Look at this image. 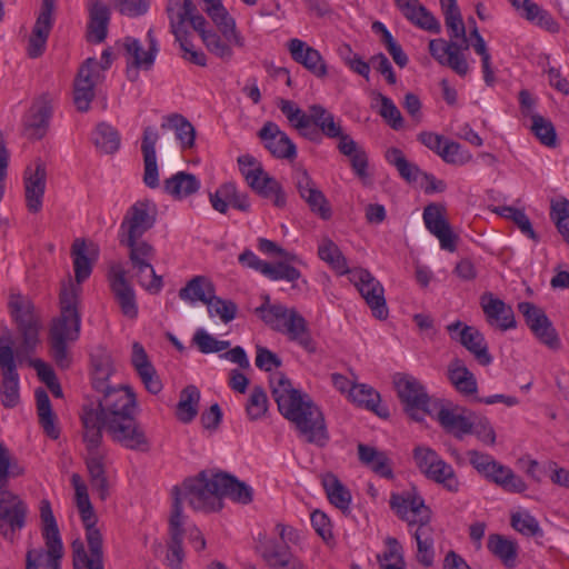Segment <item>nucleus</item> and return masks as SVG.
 I'll use <instances>...</instances> for the list:
<instances>
[{"instance_id":"nucleus-45","label":"nucleus","mask_w":569,"mask_h":569,"mask_svg":"<svg viewBox=\"0 0 569 569\" xmlns=\"http://www.w3.org/2000/svg\"><path fill=\"white\" fill-rule=\"evenodd\" d=\"M220 491L221 499L229 497L233 501L248 505L252 501L253 490L246 482L238 480L236 477L220 472Z\"/></svg>"},{"instance_id":"nucleus-46","label":"nucleus","mask_w":569,"mask_h":569,"mask_svg":"<svg viewBox=\"0 0 569 569\" xmlns=\"http://www.w3.org/2000/svg\"><path fill=\"white\" fill-rule=\"evenodd\" d=\"M488 550L499 558L502 563L508 568L516 566V559L518 556V543L502 535L492 533L488 537L487 542Z\"/></svg>"},{"instance_id":"nucleus-39","label":"nucleus","mask_w":569,"mask_h":569,"mask_svg":"<svg viewBox=\"0 0 569 569\" xmlns=\"http://www.w3.org/2000/svg\"><path fill=\"white\" fill-rule=\"evenodd\" d=\"M486 478L501 487L507 492L521 493L528 488L527 483L520 476L516 475L512 469L498 461L491 466Z\"/></svg>"},{"instance_id":"nucleus-6","label":"nucleus","mask_w":569,"mask_h":569,"mask_svg":"<svg viewBox=\"0 0 569 569\" xmlns=\"http://www.w3.org/2000/svg\"><path fill=\"white\" fill-rule=\"evenodd\" d=\"M392 383L405 413L413 421L421 422L426 416H433L437 407L425 386L408 373H396Z\"/></svg>"},{"instance_id":"nucleus-30","label":"nucleus","mask_w":569,"mask_h":569,"mask_svg":"<svg viewBox=\"0 0 569 569\" xmlns=\"http://www.w3.org/2000/svg\"><path fill=\"white\" fill-rule=\"evenodd\" d=\"M287 47L291 58L313 76L325 78L328 74L327 64L317 49L297 38L290 39Z\"/></svg>"},{"instance_id":"nucleus-33","label":"nucleus","mask_w":569,"mask_h":569,"mask_svg":"<svg viewBox=\"0 0 569 569\" xmlns=\"http://www.w3.org/2000/svg\"><path fill=\"white\" fill-rule=\"evenodd\" d=\"M158 139L159 134L154 128L147 127L143 130L141 142L144 163L143 181L149 188H157L159 186V171L156 154V144Z\"/></svg>"},{"instance_id":"nucleus-52","label":"nucleus","mask_w":569,"mask_h":569,"mask_svg":"<svg viewBox=\"0 0 569 569\" xmlns=\"http://www.w3.org/2000/svg\"><path fill=\"white\" fill-rule=\"evenodd\" d=\"M92 142L100 152L112 154L120 148V134L111 124L100 122L92 132Z\"/></svg>"},{"instance_id":"nucleus-11","label":"nucleus","mask_w":569,"mask_h":569,"mask_svg":"<svg viewBox=\"0 0 569 569\" xmlns=\"http://www.w3.org/2000/svg\"><path fill=\"white\" fill-rule=\"evenodd\" d=\"M157 218L156 206L149 200L134 202L124 213L119 227L118 239H140L153 228Z\"/></svg>"},{"instance_id":"nucleus-42","label":"nucleus","mask_w":569,"mask_h":569,"mask_svg":"<svg viewBox=\"0 0 569 569\" xmlns=\"http://www.w3.org/2000/svg\"><path fill=\"white\" fill-rule=\"evenodd\" d=\"M214 292V286L207 277L196 276L179 290V298L190 303L201 301L207 305Z\"/></svg>"},{"instance_id":"nucleus-23","label":"nucleus","mask_w":569,"mask_h":569,"mask_svg":"<svg viewBox=\"0 0 569 569\" xmlns=\"http://www.w3.org/2000/svg\"><path fill=\"white\" fill-rule=\"evenodd\" d=\"M258 137L273 157L288 160L297 157L296 144L286 132L280 130L277 123L266 122L259 130Z\"/></svg>"},{"instance_id":"nucleus-22","label":"nucleus","mask_w":569,"mask_h":569,"mask_svg":"<svg viewBox=\"0 0 569 569\" xmlns=\"http://www.w3.org/2000/svg\"><path fill=\"white\" fill-rule=\"evenodd\" d=\"M186 516H181L179 513L178 508L176 509L174 515L169 516L164 565L170 569H182V563L186 557L182 547V541L186 533Z\"/></svg>"},{"instance_id":"nucleus-44","label":"nucleus","mask_w":569,"mask_h":569,"mask_svg":"<svg viewBox=\"0 0 569 569\" xmlns=\"http://www.w3.org/2000/svg\"><path fill=\"white\" fill-rule=\"evenodd\" d=\"M428 522L421 521L415 532L417 560L425 567H431L435 561V532Z\"/></svg>"},{"instance_id":"nucleus-34","label":"nucleus","mask_w":569,"mask_h":569,"mask_svg":"<svg viewBox=\"0 0 569 569\" xmlns=\"http://www.w3.org/2000/svg\"><path fill=\"white\" fill-rule=\"evenodd\" d=\"M437 407L433 411L437 421L440 426L449 433H452L456 438L462 439L465 435H469L472 431V422L459 413L457 409H450L436 401Z\"/></svg>"},{"instance_id":"nucleus-49","label":"nucleus","mask_w":569,"mask_h":569,"mask_svg":"<svg viewBox=\"0 0 569 569\" xmlns=\"http://www.w3.org/2000/svg\"><path fill=\"white\" fill-rule=\"evenodd\" d=\"M161 128L171 129L174 131L176 138L180 142L182 150L193 148L196 129L183 116L173 113L167 117L166 121L161 124Z\"/></svg>"},{"instance_id":"nucleus-60","label":"nucleus","mask_w":569,"mask_h":569,"mask_svg":"<svg viewBox=\"0 0 569 569\" xmlns=\"http://www.w3.org/2000/svg\"><path fill=\"white\" fill-rule=\"evenodd\" d=\"M428 479L441 485L450 492H457L459 490L460 482L453 470V468L447 463L443 459L440 463L426 476Z\"/></svg>"},{"instance_id":"nucleus-29","label":"nucleus","mask_w":569,"mask_h":569,"mask_svg":"<svg viewBox=\"0 0 569 569\" xmlns=\"http://www.w3.org/2000/svg\"><path fill=\"white\" fill-rule=\"evenodd\" d=\"M53 98L42 93L36 98L24 118V127L33 139H41L48 129L52 114Z\"/></svg>"},{"instance_id":"nucleus-4","label":"nucleus","mask_w":569,"mask_h":569,"mask_svg":"<svg viewBox=\"0 0 569 569\" xmlns=\"http://www.w3.org/2000/svg\"><path fill=\"white\" fill-rule=\"evenodd\" d=\"M254 313L272 330L287 336L308 353L317 352V342L311 336L308 322L295 308H287L281 303L261 305L254 309Z\"/></svg>"},{"instance_id":"nucleus-20","label":"nucleus","mask_w":569,"mask_h":569,"mask_svg":"<svg viewBox=\"0 0 569 569\" xmlns=\"http://www.w3.org/2000/svg\"><path fill=\"white\" fill-rule=\"evenodd\" d=\"M447 330L451 338L459 341L481 366H489L492 362L487 341L477 328L456 321L447 326Z\"/></svg>"},{"instance_id":"nucleus-59","label":"nucleus","mask_w":569,"mask_h":569,"mask_svg":"<svg viewBox=\"0 0 569 569\" xmlns=\"http://www.w3.org/2000/svg\"><path fill=\"white\" fill-rule=\"evenodd\" d=\"M71 252L73 256L74 277L77 281V283L73 284L80 288V283L89 278L92 271L91 262L86 254V242L77 239L72 244Z\"/></svg>"},{"instance_id":"nucleus-62","label":"nucleus","mask_w":569,"mask_h":569,"mask_svg":"<svg viewBox=\"0 0 569 569\" xmlns=\"http://www.w3.org/2000/svg\"><path fill=\"white\" fill-rule=\"evenodd\" d=\"M78 510L86 529L87 543L88 546H93L97 550L98 546L103 543V539L100 529L96 526L97 517L93 507L91 505L88 508L83 507Z\"/></svg>"},{"instance_id":"nucleus-8","label":"nucleus","mask_w":569,"mask_h":569,"mask_svg":"<svg viewBox=\"0 0 569 569\" xmlns=\"http://www.w3.org/2000/svg\"><path fill=\"white\" fill-rule=\"evenodd\" d=\"M9 308L22 337V343L16 351L17 358L21 359L32 352L39 342V322L33 313V305L20 295L10 296Z\"/></svg>"},{"instance_id":"nucleus-63","label":"nucleus","mask_w":569,"mask_h":569,"mask_svg":"<svg viewBox=\"0 0 569 569\" xmlns=\"http://www.w3.org/2000/svg\"><path fill=\"white\" fill-rule=\"evenodd\" d=\"M268 411V397L262 387L252 388L247 405L246 412L250 420L262 418Z\"/></svg>"},{"instance_id":"nucleus-56","label":"nucleus","mask_w":569,"mask_h":569,"mask_svg":"<svg viewBox=\"0 0 569 569\" xmlns=\"http://www.w3.org/2000/svg\"><path fill=\"white\" fill-rule=\"evenodd\" d=\"M511 527L520 535L527 538H542L543 530L539 521L529 511H517L511 515Z\"/></svg>"},{"instance_id":"nucleus-28","label":"nucleus","mask_w":569,"mask_h":569,"mask_svg":"<svg viewBox=\"0 0 569 569\" xmlns=\"http://www.w3.org/2000/svg\"><path fill=\"white\" fill-rule=\"evenodd\" d=\"M81 436L88 455L99 453L102 443V429L104 420L99 416L93 403L84 405L80 413Z\"/></svg>"},{"instance_id":"nucleus-18","label":"nucleus","mask_w":569,"mask_h":569,"mask_svg":"<svg viewBox=\"0 0 569 569\" xmlns=\"http://www.w3.org/2000/svg\"><path fill=\"white\" fill-rule=\"evenodd\" d=\"M108 281L122 315L129 319H136L138 317L136 293L121 263L117 262L110 266Z\"/></svg>"},{"instance_id":"nucleus-51","label":"nucleus","mask_w":569,"mask_h":569,"mask_svg":"<svg viewBox=\"0 0 569 569\" xmlns=\"http://www.w3.org/2000/svg\"><path fill=\"white\" fill-rule=\"evenodd\" d=\"M199 401L200 391L196 386L190 385L183 388L176 410L178 420L182 423L191 422L198 415Z\"/></svg>"},{"instance_id":"nucleus-14","label":"nucleus","mask_w":569,"mask_h":569,"mask_svg":"<svg viewBox=\"0 0 569 569\" xmlns=\"http://www.w3.org/2000/svg\"><path fill=\"white\" fill-rule=\"evenodd\" d=\"M350 279L359 290L362 298L372 311V315L382 320L388 317V308L382 284L366 269L350 271Z\"/></svg>"},{"instance_id":"nucleus-24","label":"nucleus","mask_w":569,"mask_h":569,"mask_svg":"<svg viewBox=\"0 0 569 569\" xmlns=\"http://www.w3.org/2000/svg\"><path fill=\"white\" fill-rule=\"evenodd\" d=\"M46 184V166L38 160L34 163V168L28 167L24 171V197L30 212L38 213L41 210Z\"/></svg>"},{"instance_id":"nucleus-16","label":"nucleus","mask_w":569,"mask_h":569,"mask_svg":"<svg viewBox=\"0 0 569 569\" xmlns=\"http://www.w3.org/2000/svg\"><path fill=\"white\" fill-rule=\"evenodd\" d=\"M98 61L88 58L78 71L74 80L73 100L77 109L81 112L88 111L94 98V87L103 80Z\"/></svg>"},{"instance_id":"nucleus-57","label":"nucleus","mask_w":569,"mask_h":569,"mask_svg":"<svg viewBox=\"0 0 569 569\" xmlns=\"http://www.w3.org/2000/svg\"><path fill=\"white\" fill-rule=\"evenodd\" d=\"M387 161L396 167L401 178L408 182H415L418 180L421 171L412 162H409L405 157L403 152L398 148H389L386 151Z\"/></svg>"},{"instance_id":"nucleus-1","label":"nucleus","mask_w":569,"mask_h":569,"mask_svg":"<svg viewBox=\"0 0 569 569\" xmlns=\"http://www.w3.org/2000/svg\"><path fill=\"white\" fill-rule=\"evenodd\" d=\"M270 387L279 412L295 426L299 437L308 443L325 447L329 441L325 416L310 396L293 388L280 372L270 378Z\"/></svg>"},{"instance_id":"nucleus-26","label":"nucleus","mask_w":569,"mask_h":569,"mask_svg":"<svg viewBox=\"0 0 569 569\" xmlns=\"http://www.w3.org/2000/svg\"><path fill=\"white\" fill-rule=\"evenodd\" d=\"M480 305L487 322L501 331L513 329L517 326L512 308L491 292L480 297Z\"/></svg>"},{"instance_id":"nucleus-50","label":"nucleus","mask_w":569,"mask_h":569,"mask_svg":"<svg viewBox=\"0 0 569 569\" xmlns=\"http://www.w3.org/2000/svg\"><path fill=\"white\" fill-rule=\"evenodd\" d=\"M123 48L126 51V56L128 59V62L131 64L133 70L130 68L127 69L128 78L133 81L136 80L138 72L137 69L142 68L144 70H149L154 62L147 63L144 60L149 56V50L144 51L142 49L141 42L132 37H126L123 39Z\"/></svg>"},{"instance_id":"nucleus-40","label":"nucleus","mask_w":569,"mask_h":569,"mask_svg":"<svg viewBox=\"0 0 569 569\" xmlns=\"http://www.w3.org/2000/svg\"><path fill=\"white\" fill-rule=\"evenodd\" d=\"M92 386L99 392L109 388L108 380L113 373L111 355L103 348H98L91 355Z\"/></svg>"},{"instance_id":"nucleus-19","label":"nucleus","mask_w":569,"mask_h":569,"mask_svg":"<svg viewBox=\"0 0 569 569\" xmlns=\"http://www.w3.org/2000/svg\"><path fill=\"white\" fill-rule=\"evenodd\" d=\"M292 179L298 193L306 201L310 210L321 219L328 220L331 217L329 202L308 171L302 167H297Z\"/></svg>"},{"instance_id":"nucleus-32","label":"nucleus","mask_w":569,"mask_h":569,"mask_svg":"<svg viewBox=\"0 0 569 569\" xmlns=\"http://www.w3.org/2000/svg\"><path fill=\"white\" fill-rule=\"evenodd\" d=\"M401 13L416 27L431 33H440L441 24L419 0H393Z\"/></svg>"},{"instance_id":"nucleus-53","label":"nucleus","mask_w":569,"mask_h":569,"mask_svg":"<svg viewBox=\"0 0 569 569\" xmlns=\"http://www.w3.org/2000/svg\"><path fill=\"white\" fill-rule=\"evenodd\" d=\"M37 411L39 416V422L43 428L47 436L52 439L59 437V430L54 425L56 416L51 408V402L46 390L39 388L36 390Z\"/></svg>"},{"instance_id":"nucleus-38","label":"nucleus","mask_w":569,"mask_h":569,"mask_svg":"<svg viewBox=\"0 0 569 569\" xmlns=\"http://www.w3.org/2000/svg\"><path fill=\"white\" fill-rule=\"evenodd\" d=\"M358 456L360 462L369 467L375 473L387 479L393 478L391 460L386 452L379 451L373 447L359 443Z\"/></svg>"},{"instance_id":"nucleus-7","label":"nucleus","mask_w":569,"mask_h":569,"mask_svg":"<svg viewBox=\"0 0 569 569\" xmlns=\"http://www.w3.org/2000/svg\"><path fill=\"white\" fill-rule=\"evenodd\" d=\"M119 243L129 250L132 278L149 293H159L163 287V280L156 273L151 263L156 257L154 247L141 238L119 240Z\"/></svg>"},{"instance_id":"nucleus-13","label":"nucleus","mask_w":569,"mask_h":569,"mask_svg":"<svg viewBox=\"0 0 569 569\" xmlns=\"http://www.w3.org/2000/svg\"><path fill=\"white\" fill-rule=\"evenodd\" d=\"M27 505L13 492L0 489V532L13 541L26 523Z\"/></svg>"},{"instance_id":"nucleus-55","label":"nucleus","mask_w":569,"mask_h":569,"mask_svg":"<svg viewBox=\"0 0 569 569\" xmlns=\"http://www.w3.org/2000/svg\"><path fill=\"white\" fill-rule=\"evenodd\" d=\"M260 552L263 560L272 569L278 568L292 555L289 546H286L273 538L266 539L261 542Z\"/></svg>"},{"instance_id":"nucleus-41","label":"nucleus","mask_w":569,"mask_h":569,"mask_svg":"<svg viewBox=\"0 0 569 569\" xmlns=\"http://www.w3.org/2000/svg\"><path fill=\"white\" fill-rule=\"evenodd\" d=\"M513 7L531 23H535L549 32H557L559 30V23L553 19V17L536 2H532L531 0H520L519 4Z\"/></svg>"},{"instance_id":"nucleus-21","label":"nucleus","mask_w":569,"mask_h":569,"mask_svg":"<svg viewBox=\"0 0 569 569\" xmlns=\"http://www.w3.org/2000/svg\"><path fill=\"white\" fill-rule=\"evenodd\" d=\"M221 34L216 31L203 34L202 42L206 48L216 57L223 61H230L233 57L232 47L243 48L244 38L237 29L236 20L233 19V27H223L222 24H214Z\"/></svg>"},{"instance_id":"nucleus-25","label":"nucleus","mask_w":569,"mask_h":569,"mask_svg":"<svg viewBox=\"0 0 569 569\" xmlns=\"http://www.w3.org/2000/svg\"><path fill=\"white\" fill-rule=\"evenodd\" d=\"M391 509L409 525L421 521H429L430 510L425 505L422 498L410 492L392 493L390 497Z\"/></svg>"},{"instance_id":"nucleus-54","label":"nucleus","mask_w":569,"mask_h":569,"mask_svg":"<svg viewBox=\"0 0 569 569\" xmlns=\"http://www.w3.org/2000/svg\"><path fill=\"white\" fill-rule=\"evenodd\" d=\"M322 486L329 501L341 510H347L351 502L350 491L333 475L327 473L322 478Z\"/></svg>"},{"instance_id":"nucleus-35","label":"nucleus","mask_w":569,"mask_h":569,"mask_svg":"<svg viewBox=\"0 0 569 569\" xmlns=\"http://www.w3.org/2000/svg\"><path fill=\"white\" fill-rule=\"evenodd\" d=\"M200 187V180L186 171H179L163 181V191L174 200H182L197 193Z\"/></svg>"},{"instance_id":"nucleus-27","label":"nucleus","mask_w":569,"mask_h":569,"mask_svg":"<svg viewBox=\"0 0 569 569\" xmlns=\"http://www.w3.org/2000/svg\"><path fill=\"white\" fill-rule=\"evenodd\" d=\"M53 0H43L39 16L29 39L28 54L31 58L40 57L46 49V43L53 24Z\"/></svg>"},{"instance_id":"nucleus-43","label":"nucleus","mask_w":569,"mask_h":569,"mask_svg":"<svg viewBox=\"0 0 569 569\" xmlns=\"http://www.w3.org/2000/svg\"><path fill=\"white\" fill-rule=\"evenodd\" d=\"M448 379L460 393L470 396L477 392L476 377L460 359L449 363Z\"/></svg>"},{"instance_id":"nucleus-31","label":"nucleus","mask_w":569,"mask_h":569,"mask_svg":"<svg viewBox=\"0 0 569 569\" xmlns=\"http://www.w3.org/2000/svg\"><path fill=\"white\" fill-rule=\"evenodd\" d=\"M131 363L137 371L144 388L152 395H158L162 390V382L149 360V357L139 342L132 345Z\"/></svg>"},{"instance_id":"nucleus-58","label":"nucleus","mask_w":569,"mask_h":569,"mask_svg":"<svg viewBox=\"0 0 569 569\" xmlns=\"http://www.w3.org/2000/svg\"><path fill=\"white\" fill-rule=\"evenodd\" d=\"M318 256L337 272L343 274L349 272L347 261L338 246L329 238L322 239L318 248Z\"/></svg>"},{"instance_id":"nucleus-10","label":"nucleus","mask_w":569,"mask_h":569,"mask_svg":"<svg viewBox=\"0 0 569 569\" xmlns=\"http://www.w3.org/2000/svg\"><path fill=\"white\" fill-rule=\"evenodd\" d=\"M104 430L112 441L126 449L141 452L150 449V441L134 413L106 423Z\"/></svg>"},{"instance_id":"nucleus-15","label":"nucleus","mask_w":569,"mask_h":569,"mask_svg":"<svg viewBox=\"0 0 569 569\" xmlns=\"http://www.w3.org/2000/svg\"><path fill=\"white\" fill-rule=\"evenodd\" d=\"M422 219L426 229L439 240L441 249L449 252L456 251L458 236L452 231L447 220V208L445 204L429 203L423 209Z\"/></svg>"},{"instance_id":"nucleus-9","label":"nucleus","mask_w":569,"mask_h":569,"mask_svg":"<svg viewBox=\"0 0 569 569\" xmlns=\"http://www.w3.org/2000/svg\"><path fill=\"white\" fill-rule=\"evenodd\" d=\"M0 401L4 408H14L20 402L19 373L10 336L0 338Z\"/></svg>"},{"instance_id":"nucleus-47","label":"nucleus","mask_w":569,"mask_h":569,"mask_svg":"<svg viewBox=\"0 0 569 569\" xmlns=\"http://www.w3.org/2000/svg\"><path fill=\"white\" fill-rule=\"evenodd\" d=\"M197 8L192 0H169L167 4V14L170 22V29L173 34L187 31L186 22L192 16Z\"/></svg>"},{"instance_id":"nucleus-64","label":"nucleus","mask_w":569,"mask_h":569,"mask_svg":"<svg viewBox=\"0 0 569 569\" xmlns=\"http://www.w3.org/2000/svg\"><path fill=\"white\" fill-rule=\"evenodd\" d=\"M531 120V130L538 140L547 147H555L557 134L552 122L540 114H532Z\"/></svg>"},{"instance_id":"nucleus-17","label":"nucleus","mask_w":569,"mask_h":569,"mask_svg":"<svg viewBox=\"0 0 569 569\" xmlns=\"http://www.w3.org/2000/svg\"><path fill=\"white\" fill-rule=\"evenodd\" d=\"M518 310L525 317L527 326L541 343L553 350L559 349L560 339L558 333L541 308L531 302L523 301L518 303Z\"/></svg>"},{"instance_id":"nucleus-61","label":"nucleus","mask_w":569,"mask_h":569,"mask_svg":"<svg viewBox=\"0 0 569 569\" xmlns=\"http://www.w3.org/2000/svg\"><path fill=\"white\" fill-rule=\"evenodd\" d=\"M207 309L210 317H219L224 323L232 321L238 312V307L233 301L222 299L216 293L208 300Z\"/></svg>"},{"instance_id":"nucleus-37","label":"nucleus","mask_w":569,"mask_h":569,"mask_svg":"<svg viewBox=\"0 0 569 569\" xmlns=\"http://www.w3.org/2000/svg\"><path fill=\"white\" fill-rule=\"evenodd\" d=\"M89 39L93 42H102L108 32L110 20L109 8L102 0H89Z\"/></svg>"},{"instance_id":"nucleus-48","label":"nucleus","mask_w":569,"mask_h":569,"mask_svg":"<svg viewBox=\"0 0 569 569\" xmlns=\"http://www.w3.org/2000/svg\"><path fill=\"white\" fill-rule=\"evenodd\" d=\"M351 400L360 407H365L368 410L377 413L379 417H388L389 412L387 408H380V395L372 387L363 383L352 385L350 389Z\"/></svg>"},{"instance_id":"nucleus-36","label":"nucleus","mask_w":569,"mask_h":569,"mask_svg":"<svg viewBox=\"0 0 569 569\" xmlns=\"http://www.w3.org/2000/svg\"><path fill=\"white\" fill-rule=\"evenodd\" d=\"M310 119L309 126L315 128L320 138L326 136L329 139H336L341 136L342 126L336 120L335 116L321 104H312L309 107Z\"/></svg>"},{"instance_id":"nucleus-2","label":"nucleus","mask_w":569,"mask_h":569,"mask_svg":"<svg viewBox=\"0 0 569 569\" xmlns=\"http://www.w3.org/2000/svg\"><path fill=\"white\" fill-rule=\"evenodd\" d=\"M81 288L71 280L63 283L59 295V315L52 319L49 329L50 356L60 369H68L72 362L69 345L80 336L81 316L79 312Z\"/></svg>"},{"instance_id":"nucleus-5","label":"nucleus","mask_w":569,"mask_h":569,"mask_svg":"<svg viewBox=\"0 0 569 569\" xmlns=\"http://www.w3.org/2000/svg\"><path fill=\"white\" fill-rule=\"evenodd\" d=\"M40 518L44 548L29 549L26 555V569H61L63 545L50 501L40 502Z\"/></svg>"},{"instance_id":"nucleus-3","label":"nucleus","mask_w":569,"mask_h":569,"mask_svg":"<svg viewBox=\"0 0 569 569\" xmlns=\"http://www.w3.org/2000/svg\"><path fill=\"white\" fill-rule=\"evenodd\" d=\"M220 472L201 471L194 478L186 479L180 486H174L171 490L172 506L170 515H174L179 509L181 516L183 512V502L194 511L212 512L222 508L220 487Z\"/></svg>"},{"instance_id":"nucleus-12","label":"nucleus","mask_w":569,"mask_h":569,"mask_svg":"<svg viewBox=\"0 0 569 569\" xmlns=\"http://www.w3.org/2000/svg\"><path fill=\"white\" fill-rule=\"evenodd\" d=\"M102 398L94 406L99 416L104 420V425L117 420L120 417L134 413L137 406L136 395L129 387H109L101 390Z\"/></svg>"}]
</instances>
